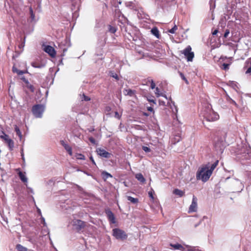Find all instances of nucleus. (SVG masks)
Wrapping results in <instances>:
<instances>
[{"label": "nucleus", "mask_w": 251, "mask_h": 251, "mask_svg": "<svg viewBox=\"0 0 251 251\" xmlns=\"http://www.w3.org/2000/svg\"><path fill=\"white\" fill-rule=\"evenodd\" d=\"M142 149L146 152H150L151 151L150 148H149V147H146V146H143L142 147Z\"/></svg>", "instance_id": "nucleus-39"}, {"label": "nucleus", "mask_w": 251, "mask_h": 251, "mask_svg": "<svg viewBox=\"0 0 251 251\" xmlns=\"http://www.w3.org/2000/svg\"><path fill=\"white\" fill-rule=\"evenodd\" d=\"M1 132L3 135H0V138L4 141L5 143H6L10 149L12 151L13 149L14 146V143L13 141L9 138V136L6 134L3 131L0 130V133Z\"/></svg>", "instance_id": "nucleus-5"}, {"label": "nucleus", "mask_w": 251, "mask_h": 251, "mask_svg": "<svg viewBox=\"0 0 251 251\" xmlns=\"http://www.w3.org/2000/svg\"><path fill=\"white\" fill-rule=\"evenodd\" d=\"M45 110V106L42 104H35L32 107V112L35 117L42 118Z\"/></svg>", "instance_id": "nucleus-3"}, {"label": "nucleus", "mask_w": 251, "mask_h": 251, "mask_svg": "<svg viewBox=\"0 0 251 251\" xmlns=\"http://www.w3.org/2000/svg\"><path fill=\"white\" fill-rule=\"evenodd\" d=\"M201 114L207 121L213 122L219 119V115L217 113L213 111L210 104H207V106Z\"/></svg>", "instance_id": "nucleus-2"}, {"label": "nucleus", "mask_w": 251, "mask_h": 251, "mask_svg": "<svg viewBox=\"0 0 251 251\" xmlns=\"http://www.w3.org/2000/svg\"><path fill=\"white\" fill-rule=\"evenodd\" d=\"M114 117L116 118H117L118 119H120V118L121 117V115L117 111H115L114 112Z\"/></svg>", "instance_id": "nucleus-40"}, {"label": "nucleus", "mask_w": 251, "mask_h": 251, "mask_svg": "<svg viewBox=\"0 0 251 251\" xmlns=\"http://www.w3.org/2000/svg\"><path fill=\"white\" fill-rule=\"evenodd\" d=\"M179 75L181 77V78L185 81V82H186V83L187 84H189V82L188 81V80L186 78L185 76H184V75H183V74H182V73L181 72H179Z\"/></svg>", "instance_id": "nucleus-33"}, {"label": "nucleus", "mask_w": 251, "mask_h": 251, "mask_svg": "<svg viewBox=\"0 0 251 251\" xmlns=\"http://www.w3.org/2000/svg\"><path fill=\"white\" fill-rule=\"evenodd\" d=\"M38 212H39L40 214H41V211H40V210L39 209H38Z\"/></svg>", "instance_id": "nucleus-50"}, {"label": "nucleus", "mask_w": 251, "mask_h": 251, "mask_svg": "<svg viewBox=\"0 0 251 251\" xmlns=\"http://www.w3.org/2000/svg\"><path fill=\"white\" fill-rule=\"evenodd\" d=\"M234 103L235 105H236V102H235V101H234Z\"/></svg>", "instance_id": "nucleus-55"}, {"label": "nucleus", "mask_w": 251, "mask_h": 251, "mask_svg": "<svg viewBox=\"0 0 251 251\" xmlns=\"http://www.w3.org/2000/svg\"><path fill=\"white\" fill-rule=\"evenodd\" d=\"M113 235L117 239L121 240H124L127 238V235L125 231L119 228H114L113 229Z\"/></svg>", "instance_id": "nucleus-4"}, {"label": "nucleus", "mask_w": 251, "mask_h": 251, "mask_svg": "<svg viewBox=\"0 0 251 251\" xmlns=\"http://www.w3.org/2000/svg\"><path fill=\"white\" fill-rule=\"evenodd\" d=\"M89 140L90 142H91L92 143H93V144L95 143L96 141H95V139L93 137H90L89 138Z\"/></svg>", "instance_id": "nucleus-43"}, {"label": "nucleus", "mask_w": 251, "mask_h": 251, "mask_svg": "<svg viewBox=\"0 0 251 251\" xmlns=\"http://www.w3.org/2000/svg\"><path fill=\"white\" fill-rule=\"evenodd\" d=\"M12 71L13 73H17L18 75H22L25 73V71L18 70L15 66L12 67Z\"/></svg>", "instance_id": "nucleus-24"}, {"label": "nucleus", "mask_w": 251, "mask_h": 251, "mask_svg": "<svg viewBox=\"0 0 251 251\" xmlns=\"http://www.w3.org/2000/svg\"><path fill=\"white\" fill-rule=\"evenodd\" d=\"M29 13L30 15V18L32 21L34 20L35 19V15L33 13V11L31 7L29 8Z\"/></svg>", "instance_id": "nucleus-32"}, {"label": "nucleus", "mask_w": 251, "mask_h": 251, "mask_svg": "<svg viewBox=\"0 0 251 251\" xmlns=\"http://www.w3.org/2000/svg\"><path fill=\"white\" fill-rule=\"evenodd\" d=\"M3 135L1 132L0 133V135Z\"/></svg>", "instance_id": "nucleus-53"}, {"label": "nucleus", "mask_w": 251, "mask_h": 251, "mask_svg": "<svg viewBox=\"0 0 251 251\" xmlns=\"http://www.w3.org/2000/svg\"><path fill=\"white\" fill-rule=\"evenodd\" d=\"M148 110L151 112H152L153 111V108L151 107H148Z\"/></svg>", "instance_id": "nucleus-47"}, {"label": "nucleus", "mask_w": 251, "mask_h": 251, "mask_svg": "<svg viewBox=\"0 0 251 251\" xmlns=\"http://www.w3.org/2000/svg\"><path fill=\"white\" fill-rule=\"evenodd\" d=\"M170 245L175 250H179L182 251L185 250V248L181 245L178 243L176 244H170Z\"/></svg>", "instance_id": "nucleus-14"}, {"label": "nucleus", "mask_w": 251, "mask_h": 251, "mask_svg": "<svg viewBox=\"0 0 251 251\" xmlns=\"http://www.w3.org/2000/svg\"><path fill=\"white\" fill-rule=\"evenodd\" d=\"M246 64H248V65H249V67L248 68L247 67H244V69L245 70H246L245 73L246 74H250L251 73V58L246 61Z\"/></svg>", "instance_id": "nucleus-13"}, {"label": "nucleus", "mask_w": 251, "mask_h": 251, "mask_svg": "<svg viewBox=\"0 0 251 251\" xmlns=\"http://www.w3.org/2000/svg\"><path fill=\"white\" fill-rule=\"evenodd\" d=\"M96 152L98 155L103 158H109L112 156V154L111 153L100 148L97 149L96 150Z\"/></svg>", "instance_id": "nucleus-7"}, {"label": "nucleus", "mask_w": 251, "mask_h": 251, "mask_svg": "<svg viewBox=\"0 0 251 251\" xmlns=\"http://www.w3.org/2000/svg\"><path fill=\"white\" fill-rule=\"evenodd\" d=\"M122 17H123V18H124L125 19L127 20V19L125 17L124 15H123V14H122Z\"/></svg>", "instance_id": "nucleus-51"}, {"label": "nucleus", "mask_w": 251, "mask_h": 251, "mask_svg": "<svg viewBox=\"0 0 251 251\" xmlns=\"http://www.w3.org/2000/svg\"><path fill=\"white\" fill-rule=\"evenodd\" d=\"M173 193L176 195H177L180 197H183L185 195V192L183 191L180 190L178 189H175L173 191Z\"/></svg>", "instance_id": "nucleus-16"}, {"label": "nucleus", "mask_w": 251, "mask_h": 251, "mask_svg": "<svg viewBox=\"0 0 251 251\" xmlns=\"http://www.w3.org/2000/svg\"><path fill=\"white\" fill-rule=\"evenodd\" d=\"M110 76L114 78H115L116 80H118L119 79V76L116 73L111 72V75Z\"/></svg>", "instance_id": "nucleus-34"}, {"label": "nucleus", "mask_w": 251, "mask_h": 251, "mask_svg": "<svg viewBox=\"0 0 251 251\" xmlns=\"http://www.w3.org/2000/svg\"><path fill=\"white\" fill-rule=\"evenodd\" d=\"M64 148L70 155H72V149L68 144L64 146Z\"/></svg>", "instance_id": "nucleus-27"}, {"label": "nucleus", "mask_w": 251, "mask_h": 251, "mask_svg": "<svg viewBox=\"0 0 251 251\" xmlns=\"http://www.w3.org/2000/svg\"><path fill=\"white\" fill-rule=\"evenodd\" d=\"M18 175L21 180L24 183H26L27 181V179L25 176V175L22 172H20L18 173Z\"/></svg>", "instance_id": "nucleus-21"}, {"label": "nucleus", "mask_w": 251, "mask_h": 251, "mask_svg": "<svg viewBox=\"0 0 251 251\" xmlns=\"http://www.w3.org/2000/svg\"><path fill=\"white\" fill-rule=\"evenodd\" d=\"M12 71L13 73H17L18 75H22L25 73V71L18 70L15 66L12 67Z\"/></svg>", "instance_id": "nucleus-23"}, {"label": "nucleus", "mask_w": 251, "mask_h": 251, "mask_svg": "<svg viewBox=\"0 0 251 251\" xmlns=\"http://www.w3.org/2000/svg\"><path fill=\"white\" fill-rule=\"evenodd\" d=\"M155 94L157 97H159L160 96H162V97L165 98L166 99H167V97L165 95H164L162 93L160 92V91L158 87L155 88Z\"/></svg>", "instance_id": "nucleus-25"}, {"label": "nucleus", "mask_w": 251, "mask_h": 251, "mask_svg": "<svg viewBox=\"0 0 251 251\" xmlns=\"http://www.w3.org/2000/svg\"><path fill=\"white\" fill-rule=\"evenodd\" d=\"M32 66L35 68H41L43 66V65H42V66L37 65L36 64V63H32Z\"/></svg>", "instance_id": "nucleus-44"}, {"label": "nucleus", "mask_w": 251, "mask_h": 251, "mask_svg": "<svg viewBox=\"0 0 251 251\" xmlns=\"http://www.w3.org/2000/svg\"><path fill=\"white\" fill-rule=\"evenodd\" d=\"M118 13H119L120 14H122L121 12L120 11H118Z\"/></svg>", "instance_id": "nucleus-52"}, {"label": "nucleus", "mask_w": 251, "mask_h": 251, "mask_svg": "<svg viewBox=\"0 0 251 251\" xmlns=\"http://www.w3.org/2000/svg\"><path fill=\"white\" fill-rule=\"evenodd\" d=\"M90 160L92 161V163L96 165V163H95V162L94 161V160L93 159V157L91 156L90 158Z\"/></svg>", "instance_id": "nucleus-49"}, {"label": "nucleus", "mask_w": 251, "mask_h": 251, "mask_svg": "<svg viewBox=\"0 0 251 251\" xmlns=\"http://www.w3.org/2000/svg\"><path fill=\"white\" fill-rule=\"evenodd\" d=\"M177 29V26L176 25H175L172 29H170L169 31L170 33L173 34L175 33V31Z\"/></svg>", "instance_id": "nucleus-38"}, {"label": "nucleus", "mask_w": 251, "mask_h": 251, "mask_svg": "<svg viewBox=\"0 0 251 251\" xmlns=\"http://www.w3.org/2000/svg\"><path fill=\"white\" fill-rule=\"evenodd\" d=\"M229 29H226V31H225V32L224 33V37L225 38H226L229 34Z\"/></svg>", "instance_id": "nucleus-41"}, {"label": "nucleus", "mask_w": 251, "mask_h": 251, "mask_svg": "<svg viewBox=\"0 0 251 251\" xmlns=\"http://www.w3.org/2000/svg\"><path fill=\"white\" fill-rule=\"evenodd\" d=\"M12 71L13 73H17L18 75H22L25 73V71L18 70L15 66L12 67Z\"/></svg>", "instance_id": "nucleus-22"}, {"label": "nucleus", "mask_w": 251, "mask_h": 251, "mask_svg": "<svg viewBox=\"0 0 251 251\" xmlns=\"http://www.w3.org/2000/svg\"><path fill=\"white\" fill-rule=\"evenodd\" d=\"M108 31L112 33H115L117 31V28L114 26L109 25Z\"/></svg>", "instance_id": "nucleus-30"}, {"label": "nucleus", "mask_w": 251, "mask_h": 251, "mask_svg": "<svg viewBox=\"0 0 251 251\" xmlns=\"http://www.w3.org/2000/svg\"><path fill=\"white\" fill-rule=\"evenodd\" d=\"M16 249L18 251H27V250L26 248L23 247L21 244H17L16 246Z\"/></svg>", "instance_id": "nucleus-26"}, {"label": "nucleus", "mask_w": 251, "mask_h": 251, "mask_svg": "<svg viewBox=\"0 0 251 251\" xmlns=\"http://www.w3.org/2000/svg\"><path fill=\"white\" fill-rule=\"evenodd\" d=\"M135 178L140 182L144 183L146 181L145 178L141 173L136 174Z\"/></svg>", "instance_id": "nucleus-15"}, {"label": "nucleus", "mask_w": 251, "mask_h": 251, "mask_svg": "<svg viewBox=\"0 0 251 251\" xmlns=\"http://www.w3.org/2000/svg\"><path fill=\"white\" fill-rule=\"evenodd\" d=\"M60 143L61 145L63 146V147H64V146L68 145L67 144L65 143V142L63 140H61L60 141Z\"/></svg>", "instance_id": "nucleus-45"}, {"label": "nucleus", "mask_w": 251, "mask_h": 251, "mask_svg": "<svg viewBox=\"0 0 251 251\" xmlns=\"http://www.w3.org/2000/svg\"><path fill=\"white\" fill-rule=\"evenodd\" d=\"M151 33L154 35L157 38H159L160 34L158 28L156 27H154L151 29Z\"/></svg>", "instance_id": "nucleus-17"}, {"label": "nucleus", "mask_w": 251, "mask_h": 251, "mask_svg": "<svg viewBox=\"0 0 251 251\" xmlns=\"http://www.w3.org/2000/svg\"><path fill=\"white\" fill-rule=\"evenodd\" d=\"M218 30L217 29H216V30H215L212 32V34H213V35H216V34L218 33Z\"/></svg>", "instance_id": "nucleus-48"}, {"label": "nucleus", "mask_w": 251, "mask_h": 251, "mask_svg": "<svg viewBox=\"0 0 251 251\" xmlns=\"http://www.w3.org/2000/svg\"><path fill=\"white\" fill-rule=\"evenodd\" d=\"M148 194H149V196L151 198V199L152 200H154V197L153 196L154 192H153L152 191H150L149 192Z\"/></svg>", "instance_id": "nucleus-37"}, {"label": "nucleus", "mask_w": 251, "mask_h": 251, "mask_svg": "<svg viewBox=\"0 0 251 251\" xmlns=\"http://www.w3.org/2000/svg\"><path fill=\"white\" fill-rule=\"evenodd\" d=\"M123 92H124V94L125 95L132 97L135 95V94L136 93V91L132 90L130 89H124Z\"/></svg>", "instance_id": "nucleus-12"}, {"label": "nucleus", "mask_w": 251, "mask_h": 251, "mask_svg": "<svg viewBox=\"0 0 251 251\" xmlns=\"http://www.w3.org/2000/svg\"><path fill=\"white\" fill-rule=\"evenodd\" d=\"M181 139V137L180 135L178 134V135H176L172 139V142L173 144H176Z\"/></svg>", "instance_id": "nucleus-20"}, {"label": "nucleus", "mask_w": 251, "mask_h": 251, "mask_svg": "<svg viewBox=\"0 0 251 251\" xmlns=\"http://www.w3.org/2000/svg\"><path fill=\"white\" fill-rule=\"evenodd\" d=\"M101 176L102 177V178L105 181L107 178H108L109 177H111L112 178V176L108 173V172H106V171H102L101 172Z\"/></svg>", "instance_id": "nucleus-18"}, {"label": "nucleus", "mask_w": 251, "mask_h": 251, "mask_svg": "<svg viewBox=\"0 0 251 251\" xmlns=\"http://www.w3.org/2000/svg\"><path fill=\"white\" fill-rule=\"evenodd\" d=\"M151 101H152L153 102H154V100H151Z\"/></svg>", "instance_id": "nucleus-54"}, {"label": "nucleus", "mask_w": 251, "mask_h": 251, "mask_svg": "<svg viewBox=\"0 0 251 251\" xmlns=\"http://www.w3.org/2000/svg\"><path fill=\"white\" fill-rule=\"evenodd\" d=\"M77 159L80 160H85V156L82 154H78L76 156Z\"/></svg>", "instance_id": "nucleus-36"}, {"label": "nucleus", "mask_w": 251, "mask_h": 251, "mask_svg": "<svg viewBox=\"0 0 251 251\" xmlns=\"http://www.w3.org/2000/svg\"><path fill=\"white\" fill-rule=\"evenodd\" d=\"M230 64H231V63L229 64L224 63L222 65V66L221 67V69L225 71L228 70L229 69V66L230 65Z\"/></svg>", "instance_id": "nucleus-31"}, {"label": "nucleus", "mask_w": 251, "mask_h": 251, "mask_svg": "<svg viewBox=\"0 0 251 251\" xmlns=\"http://www.w3.org/2000/svg\"><path fill=\"white\" fill-rule=\"evenodd\" d=\"M26 87L28 89H29L31 92H34L35 91V88L34 86L31 84H30L27 81L26 82Z\"/></svg>", "instance_id": "nucleus-28"}, {"label": "nucleus", "mask_w": 251, "mask_h": 251, "mask_svg": "<svg viewBox=\"0 0 251 251\" xmlns=\"http://www.w3.org/2000/svg\"><path fill=\"white\" fill-rule=\"evenodd\" d=\"M91 100L90 98L89 97L85 95L84 94L82 95V100H85V101H90Z\"/></svg>", "instance_id": "nucleus-35"}, {"label": "nucleus", "mask_w": 251, "mask_h": 251, "mask_svg": "<svg viewBox=\"0 0 251 251\" xmlns=\"http://www.w3.org/2000/svg\"><path fill=\"white\" fill-rule=\"evenodd\" d=\"M155 84L154 82V81L152 80H151V88L152 89H153L155 88Z\"/></svg>", "instance_id": "nucleus-42"}, {"label": "nucleus", "mask_w": 251, "mask_h": 251, "mask_svg": "<svg viewBox=\"0 0 251 251\" xmlns=\"http://www.w3.org/2000/svg\"><path fill=\"white\" fill-rule=\"evenodd\" d=\"M105 213L106 214L110 224H115L116 219L113 212L109 209L105 210Z\"/></svg>", "instance_id": "nucleus-11"}, {"label": "nucleus", "mask_w": 251, "mask_h": 251, "mask_svg": "<svg viewBox=\"0 0 251 251\" xmlns=\"http://www.w3.org/2000/svg\"><path fill=\"white\" fill-rule=\"evenodd\" d=\"M192 48L190 46H187L184 50L181 51V53L184 55L188 61H192L194 57V53L191 51Z\"/></svg>", "instance_id": "nucleus-6"}, {"label": "nucleus", "mask_w": 251, "mask_h": 251, "mask_svg": "<svg viewBox=\"0 0 251 251\" xmlns=\"http://www.w3.org/2000/svg\"><path fill=\"white\" fill-rule=\"evenodd\" d=\"M197 210V199L194 196L193 197L191 204L189 208V213L196 212Z\"/></svg>", "instance_id": "nucleus-10"}, {"label": "nucleus", "mask_w": 251, "mask_h": 251, "mask_svg": "<svg viewBox=\"0 0 251 251\" xmlns=\"http://www.w3.org/2000/svg\"><path fill=\"white\" fill-rule=\"evenodd\" d=\"M85 226V222L80 220H76L74 222V226H75L76 229L78 231L83 229Z\"/></svg>", "instance_id": "nucleus-8"}, {"label": "nucleus", "mask_w": 251, "mask_h": 251, "mask_svg": "<svg viewBox=\"0 0 251 251\" xmlns=\"http://www.w3.org/2000/svg\"><path fill=\"white\" fill-rule=\"evenodd\" d=\"M43 50L48 53L51 57H55L56 51L52 47L49 45L46 46H45Z\"/></svg>", "instance_id": "nucleus-9"}, {"label": "nucleus", "mask_w": 251, "mask_h": 251, "mask_svg": "<svg viewBox=\"0 0 251 251\" xmlns=\"http://www.w3.org/2000/svg\"><path fill=\"white\" fill-rule=\"evenodd\" d=\"M25 46V43L24 42H22L20 45H19V48L21 49L22 48H23Z\"/></svg>", "instance_id": "nucleus-46"}, {"label": "nucleus", "mask_w": 251, "mask_h": 251, "mask_svg": "<svg viewBox=\"0 0 251 251\" xmlns=\"http://www.w3.org/2000/svg\"><path fill=\"white\" fill-rule=\"evenodd\" d=\"M219 163V161H216L210 166L206 164L200 168L196 174V178L198 180H201L202 181L206 182L212 174L214 170L216 168Z\"/></svg>", "instance_id": "nucleus-1"}, {"label": "nucleus", "mask_w": 251, "mask_h": 251, "mask_svg": "<svg viewBox=\"0 0 251 251\" xmlns=\"http://www.w3.org/2000/svg\"><path fill=\"white\" fill-rule=\"evenodd\" d=\"M127 200L130 201L131 203L136 204L139 202V200L137 198H134L131 196H126Z\"/></svg>", "instance_id": "nucleus-19"}, {"label": "nucleus", "mask_w": 251, "mask_h": 251, "mask_svg": "<svg viewBox=\"0 0 251 251\" xmlns=\"http://www.w3.org/2000/svg\"><path fill=\"white\" fill-rule=\"evenodd\" d=\"M15 130L16 132L17 135L19 137L20 139H21V138L22 137V133H21L19 128L17 126H15Z\"/></svg>", "instance_id": "nucleus-29"}]
</instances>
